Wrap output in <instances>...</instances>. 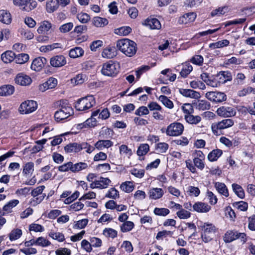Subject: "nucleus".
I'll use <instances>...</instances> for the list:
<instances>
[{"label": "nucleus", "mask_w": 255, "mask_h": 255, "mask_svg": "<svg viewBox=\"0 0 255 255\" xmlns=\"http://www.w3.org/2000/svg\"><path fill=\"white\" fill-rule=\"evenodd\" d=\"M232 187L236 195L240 198L244 199L245 198V192L241 186L236 183H233L232 185Z\"/></svg>", "instance_id": "obj_33"}, {"label": "nucleus", "mask_w": 255, "mask_h": 255, "mask_svg": "<svg viewBox=\"0 0 255 255\" xmlns=\"http://www.w3.org/2000/svg\"><path fill=\"white\" fill-rule=\"evenodd\" d=\"M58 5L56 0H48L46 4V10L49 13L53 12L58 8Z\"/></svg>", "instance_id": "obj_41"}, {"label": "nucleus", "mask_w": 255, "mask_h": 255, "mask_svg": "<svg viewBox=\"0 0 255 255\" xmlns=\"http://www.w3.org/2000/svg\"><path fill=\"white\" fill-rule=\"evenodd\" d=\"M214 187L220 195L226 198L229 197V190L224 183L216 182L215 183Z\"/></svg>", "instance_id": "obj_21"}, {"label": "nucleus", "mask_w": 255, "mask_h": 255, "mask_svg": "<svg viewBox=\"0 0 255 255\" xmlns=\"http://www.w3.org/2000/svg\"><path fill=\"white\" fill-rule=\"evenodd\" d=\"M37 108V104L35 101L28 100L21 103L19 111L22 114H28L35 111Z\"/></svg>", "instance_id": "obj_9"}, {"label": "nucleus", "mask_w": 255, "mask_h": 255, "mask_svg": "<svg viewBox=\"0 0 255 255\" xmlns=\"http://www.w3.org/2000/svg\"><path fill=\"white\" fill-rule=\"evenodd\" d=\"M131 32V28L129 26H123L115 30V33L120 36H126Z\"/></svg>", "instance_id": "obj_46"}, {"label": "nucleus", "mask_w": 255, "mask_h": 255, "mask_svg": "<svg viewBox=\"0 0 255 255\" xmlns=\"http://www.w3.org/2000/svg\"><path fill=\"white\" fill-rule=\"evenodd\" d=\"M194 104L196 109L200 111L207 110L211 107L210 103L205 100H198Z\"/></svg>", "instance_id": "obj_27"}, {"label": "nucleus", "mask_w": 255, "mask_h": 255, "mask_svg": "<svg viewBox=\"0 0 255 255\" xmlns=\"http://www.w3.org/2000/svg\"><path fill=\"white\" fill-rule=\"evenodd\" d=\"M216 77L218 82L219 86H220L221 84L225 83L231 79L230 74L226 71L220 72L216 75Z\"/></svg>", "instance_id": "obj_25"}, {"label": "nucleus", "mask_w": 255, "mask_h": 255, "mask_svg": "<svg viewBox=\"0 0 255 255\" xmlns=\"http://www.w3.org/2000/svg\"><path fill=\"white\" fill-rule=\"evenodd\" d=\"M149 199L152 200H158L161 198L164 195V191L160 188H151L148 192Z\"/></svg>", "instance_id": "obj_15"}, {"label": "nucleus", "mask_w": 255, "mask_h": 255, "mask_svg": "<svg viewBox=\"0 0 255 255\" xmlns=\"http://www.w3.org/2000/svg\"><path fill=\"white\" fill-rule=\"evenodd\" d=\"M184 119L190 124L196 125L201 121V118L199 116H194L191 114L185 115Z\"/></svg>", "instance_id": "obj_37"}, {"label": "nucleus", "mask_w": 255, "mask_h": 255, "mask_svg": "<svg viewBox=\"0 0 255 255\" xmlns=\"http://www.w3.org/2000/svg\"><path fill=\"white\" fill-rule=\"evenodd\" d=\"M103 235L107 238L114 239L117 236L118 232L112 228H105L103 230Z\"/></svg>", "instance_id": "obj_55"}, {"label": "nucleus", "mask_w": 255, "mask_h": 255, "mask_svg": "<svg viewBox=\"0 0 255 255\" xmlns=\"http://www.w3.org/2000/svg\"><path fill=\"white\" fill-rule=\"evenodd\" d=\"M111 183V181L108 178L100 177L98 180L92 182L90 185V187L91 189H106L108 187Z\"/></svg>", "instance_id": "obj_11"}, {"label": "nucleus", "mask_w": 255, "mask_h": 255, "mask_svg": "<svg viewBox=\"0 0 255 255\" xmlns=\"http://www.w3.org/2000/svg\"><path fill=\"white\" fill-rule=\"evenodd\" d=\"M36 246L46 247L49 246L50 242L45 238L40 237L35 239Z\"/></svg>", "instance_id": "obj_60"}, {"label": "nucleus", "mask_w": 255, "mask_h": 255, "mask_svg": "<svg viewBox=\"0 0 255 255\" xmlns=\"http://www.w3.org/2000/svg\"><path fill=\"white\" fill-rule=\"evenodd\" d=\"M179 93L185 97L192 99H198L201 97L199 92L191 89H180Z\"/></svg>", "instance_id": "obj_17"}, {"label": "nucleus", "mask_w": 255, "mask_h": 255, "mask_svg": "<svg viewBox=\"0 0 255 255\" xmlns=\"http://www.w3.org/2000/svg\"><path fill=\"white\" fill-rule=\"evenodd\" d=\"M205 97L211 102L220 103L226 100V95L220 92H208L205 94Z\"/></svg>", "instance_id": "obj_10"}, {"label": "nucleus", "mask_w": 255, "mask_h": 255, "mask_svg": "<svg viewBox=\"0 0 255 255\" xmlns=\"http://www.w3.org/2000/svg\"><path fill=\"white\" fill-rule=\"evenodd\" d=\"M15 57V53L11 50L6 51L1 55V59L5 63L11 62L13 60H14Z\"/></svg>", "instance_id": "obj_29"}, {"label": "nucleus", "mask_w": 255, "mask_h": 255, "mask_svg": "<svg viewBox=\"0 0 255 255\" xmlns=\"http://www.w3.org/2000/svg\"><path fill=\"white\" fill-rule=\"evenodd\" d=\"M86 78V76L82 74H79L76 76L75 77L71 79L72 83L75 85L82 84L84 82Z\"/></svg>", "instance_id": "obj_61"}, {"label": "nucleus", "mask_w": 255, "mask_h": 255, "mask_svg": "<svg viewBox=\"0 0 255 255\" xmlns=\"http://www.w3.org/2000/svg\"><path fill=\"white\" fill-rule=\"evenodd\" d=\"M145 24L151 29H159L161 27L160 21L155 18L147 19L145 21Z\"/></svg>", "instance_id": "obj_28"}, {"label": "nucleus", "mask_w": 255, "mask_h": 255, "mask_svg": "<svg viewBox=\"0 0 255 255\" xmlns=\"http://www.w3.org/2000/svg\"><path fill=\"white\" fill-rule=\"evenodd\" d=\"M19 32L22 38L26 39H32L34 37L33 33L27 28H21Z\"/></svg>", "instance_id": "obj_45"}, {"label": "nucleus", "mask_w": 255, "mask_h": 255, "mask_svg": "<svg viewBox=\"0 0 255 255\" xmlns=\"http://www.w3.org/2000/svg\"><path fill=\"white\" fill-rule=\"evenodd\" d=\"M66 62L65 57L62 55L53 56L50 59V65L55 68L62 67L66 64Z\"/></svg>", "instance_id": "obj_13"}, {"label": "nucleus", "mask_w": 255, "mask_h": 255, "mask_svg": "<svg viewBox=\"0 0 255 255\" xmlns=\"http://www.w3.org/2000/svg\"><path fill=\"white\" fill-rule=\"evenodd\" d=\"M82 149H85L86 152L88 153H91L95 149V147L91 146L87 142H82L79 144V151Z\"/></svg>", "instance_id": "obj_59"}, {"label": "nucleus", "mask_w": 255, "mask_h": 255, "mask_svg": "<svg viewBox=\"0 0 255 255\" xmlns=\"http://www.w3.org/2000/svg\"><path fill=\"white\" fill-rule=\"evenodd\" d=\"M34 163L32 162H28L23 166L22 173L24 175H31L34 171Z\"/></svg>", "instance_id": "obj_36"}, {"label": "nucleus", "mask_w": 255, "mask_h": 255, "mask_svg": "<svg viewBox=\"0 0 255 255\" xmlns=\"http://www.w3.org/2000/svg\"><path fill=\"white\" fill-rule=\"evenodd\" d=\"M157 99L162 103V104L168 109H171L174 107V104L170 99L166 96L160 95L157 98Z\"/></svg>", "instance_id": "obj_42"}, {"label": "nucleus", "mask_w": 255, "mask_h": 255, "mask_svg": "<svg viewBox=\"0 0 255 255\" xmlns=\"http://www.w3.org/2000/svg\"><path fill=\"white\" fill-rule=\"evenodd\" d=\"M192 70L193 67L191 65L189 64H186L185 66H184L183 68L181 71L180 73V75L183 77H186L192 71Z\"/></svg>", "instance_id": "obj_64"}, {"label": "nucleus", "mask_w": 255, "mask_h": 255, "mask_svg": "<svg viewBox=\"0 0 255 255\" xmlns=\"http://www.w3.org/2000/svg\"><path fill=\"white\" fill-rule=\"evenodd\" d=\"M201 239L205 243H208L213 240L217 232V228L214 225L209 223H204L201 225Z\"/></svg>", "instance_id": "obj_3"}, {"label": "nucleus", "mask_w": 255, "mask_h": 255, "mask_svg": "<svg viewBox=\"0 0 255 255\" xmlns=\"http://www.w3.org/2000/svg\"><path fill=\"white\" fill-rule=\"evenodd\" d=\"M51 23L47 20H44L40 23L39 26L37 29L39 34H47L48 31L51 28Z\"/></svg>", "instance_id": "obj_24"}, {"label": "nucleus", "mask_w": 255, "mask_h": 255, "mask_svg": "<svg viewBox=\"0 0 255 255\" xmlns=\"http://www.w3.org/2000/svg\"><path fill=\"white\" fill-rule=\"evenodd\" d=\"M13 4L23 11H30L36 7L37 2L31 0H13Z\"/></svg>", "instance_id": "obj_8"}, {"label": "nucleus", "mask_w": 255, "mask_h": 255, "mask_svg": "<svg viewBox=\"0 0 255 255\" xmlns=\"http://www.w3.org/2000/svg\"><path fill=\"white\" fill-rule=\"evenodd\" d=\"M47 60L44 57L35 58L31 65V69L35 71H40L47 63Z\"/></svg>", "instance_id": "obj_14"}, {"label": "nucleus", "mask_w": 255, "mask_h": 255, "mask_svg": "<svg viewBox=\"0 0 255 255\" xmlns=\"http://www.w3.org/2000/svg\"><path fill=\"white\" fill-rule=\"evenodd\" d=\"M19 203V201L17 199L10 200L3 207V210L6 213H11L12 209L18 205Z\"/></svg>", "instance_id": "obj_40"}, {"label": "nucleus", "mask_w": 255, "mask_h": 255, "mask_svg": "<svg viewBox=\"0 0 255 255\" xmlns=\"http://www.w3.org/2000/svg\"><path fill=\"white\" fill-rule=\"evenodd\" d=\"M134 227V223L131 221H126L120 225V229L122 232L126 233L132 230Z\"/></svg>", "instance_id": "obj_43"}, {"label": "nucleus", "mask_w": 255, "mask_h": 255, "mask_svg": "<svg viewBox=\"0 0 255 255\" xmlns=\"http://www.w3.org/2000/svg\"><path fill=\"white\" fill-rule=\"evenodd\" d=\"M117 48L128 57L133 56L136 52V44L133 41L124 38L117 41Z\"/></svg>", "instance_id": "obj_1"}, {"label": "nucleus", "mask_w": 255, "mask_h": 255, "mask_svg": "<svg viewBox=\"0 0 255 255\" xmlns=\"http://www.w3.org/2000/svg\"><path fill=\"white\" fill-rule=\"evenodd\" d=\"M14 91V88L10 85H4L0 87V96H8L12 95Z\"/></svg>", "instance_id": "obj_30"}, {"label": "nucleus", "mask_w": 255, "mask_h": 255, "mask_svg": "<svg viewBox=\"0 0 255 255\" xmlns=\"http://www.w3.org/2000/svg\"><path fill=\"white\" fill-rule=\"evenodd\" d=\"M99 114V110H97L93 112L92 114L91 118H89L86 121L85 125L90 127L96 126L97 123V121L95 117L97 116Z\"/></svg>", "instance_id": "obj_34"}, {"label": "nucleus", "mask_w": 255, "mask_h": 255, "mask_svg": "<svg viewBox=\"0 0 255 255\" xmlns=\"http://www.w3.org/2000/svg\"><path fill=\"white\" fill-rule=\"evenodd\" d=\"M14 59L16 63L22 64L28 60L29 55L25 53L19 54L17 55H15Z\"/></svg>", "instance_id": "obj_50"}, {"label": "nucleus", "mask_w": 255, "mask_h": 255, "mask_svg": "<svg viewBox=\"0 0 255 255\" xmlns=\"http://www.w3.org/2000/svg\"><path fill=\"white\" fill-rule=\"evenodd\" d=\"M129 172L134 176L138 178H141L144 176L145 171L143 169L133 168L129 171Z\"/></svg>", "instance_id": "obj_62"}, {"label": "nucleus", "mask_w": 255, "mask_h": 255, "mask_svg": "<svg viewBox=\"0 0 255 255\" xmlns=\"http://www.w3.org/2000/svg\"><path fill=\"white\" fill-rule=\"evenodd\" d=\"M11 15L7 10H0V21L6 24H9L11 22Z\"/></svg>", "instance_id": "obj_26"}, {"label": "nucleus", "mask_w": 255, "mask_h": 255, "mask_svg": "<svg viewBox=\"0 0 255 255\" xmlns=\"http://www.w3.org/2000/svg\"><path fill=\"white\" fill-rule=\"evenodd\" d=\"M105 197L116 199L119 198V191L115 188H111L107 192Z\"/></svg>", "instance_id": "obj_52"}, {"label": "nucleus", "mask_w": 255, "mask_h": 255, "mask_svg": "<svg viewBox=\"0 0 255 255\" xmlns=\"http://www.w3.org/2000/svg\"><path fill=\"white\" fill-rule=\"evenodd\" d=\"M193 210L198 213H207L211 209V207L207 203L197 202L193 205Z\"/></svg>", "instance_id": "obj_18"}, {"label": "nucleus", "mask_w": 255, "mask_h": 255, "mask_svg": "<svg viewBox=\"0 0 255 255\" xmlns=\"http://www.w3.org/2000/svg\"><path fill=\"white\" fill-rule=\"evenodd\" d=\"M177 217L180 219H187L190 217L191 213L184 209L182 207L181 209H179L176 213Z\"/></svg>", "instance_id": "obj_57"}, {"label": "nucleus", "mask_w": 255, "mask_h": 255, "mask_svg": "<svg viewBox=\"0 0 255 255\" xmlns=\"http://www.w3.org/2000/svg\"><path fill=\"white\" fill-rule=\"evenodd\" d=\"M196 17V15L194 12L187 13L180 17L178 20V23L181 24H187L193 22Z\"/></svg>", "instance_id": "obj_19"}, {"label": "nucleus", "mask_w": 255, "mask_h": 255, "mask_svg": "<svg viewBox=\"0 0 255 255\" xmlns=\"http://www.w3.org/2000/svg\"><path fill=\"white\" fill-rule=\"evenodd\" d=\"M120 188L121 190L124 192L130 193L133 190L134 186L133 182L131 181H126L121 185Z\"/></svg>", "instance_id": "obj_44"}, {"label": "nucleus", "mask_w": 255, "mask_h": 255, "mask_svg": "<svg viewBox=\"0 0 255 255\" xmlns=\"http://www.w3.org/2000/svg\"><path fill=\"white\" fill-rule=\"evenodd\" d=\"M113 145V142L110 140H99L94 144L95 149L102 150L104 148H109Z\"/></svg>", "instance_id": "obj_22"}, {"label": "nucleus", "mask_w": 255, "mask_h": 255, "mask_svg": "<svg viewBox=\"0 0 255 255\" xmlns=\"http://www.w3.org/2000/svg\"><path fill=\"white\" fill-rule=\"evenodd\" d=\"M223 154L222 150L219 149L213 150L207 156L208 159L211 162L217 161Z\"/></svg>", "instance_id": "obj_31"}, {"label": "nucleus", "mask_w": 255, "mask_h": 255, "mask_svg": "<svg viewBox=\"0 0 255 255\" xmlns=\"http://www.w3.org/2000/svg\"><path fill=\"white\" fill-rule=\"evenodd\" d=\"M15 81L17 84L21 86L28 85L32 82V80L29 76L23 73L17 75L15 78Z\"/></svg>", "instance_id": "obj_16"}, {"label": "nucleus", "mask_w": 255, "mask_h": 255, "mask_svg": "<svg viewBox=\"0 0 255 255\" xmlns=\"http://www.w3.org/2000/svg\"><path fill=\"white\" fill-rule=\"evenodd\" d=\"M153 213L156 216H166L169 214L170 211L167 208L156 207L153 210Z\"/></svg>", "instance_id": "obj_51"}, {"label": "nucleus", "mask_w": 255, "mask_h": 255, "mask_svg": "<svg viewBox=\"0 0 255 255\" xmlns=\"http://www.w3.org/2000/svg\"><path fill=\"white\" fill-rule=\"evenodd\" d=\"M64 150L67 153L79 152V144L77 143H70L65 146Z\"/></svg>", "instance_id": "obj_47"}, {"label": "nucleus", "mask_w": 255, "mask_h": 255, "mask_svg": "<svg viewBox=\"0 0 255 255\" xmlns=\"http://www.w3.org/2000/svg\"><path fill=\"white\" fill-rule=\"evenodd\" d=\"M45 188L43 185L40 186L34 189L31 192V195L35 198L36 203H40L44 198V196L42 195V193Z\"/></svg>", "instance_id": "obj_20"}, {"label": "nucleus", "mask_w": 255, "mask_h": 255, "mask_svg": "<svg viewBox=\"0 0 255 255\" xmlns=\"http://www.w3.org/2000/svg\"><path fill=\"white\" fill-rule=\"evenodd\" d=\"M59 105L60 109L54 115L55 119L57 122L64 120L73 114V109L67 100L59 101Z\"/></svg>", "instance_id": "obj_2"}, {"label": "nucleus", "mask_w": 255, "mask_h": 255, "mask_svg": "<svg viewBox=\"0 0 255 255\" xmlns=\"http://www.w3.org/2000/svg\"><path fill=\"white\" fill-rule=\"evenodd\" d=\"M49 236L54 240L62 242L64 241L65 237L63 234L59 232L51 231L49 233Z\"/></svg>", "instance_id": "obj_58"}, {"label": "nucleus", "mask_w": 255, "mask_h": 255, "mask_svg": "<svg viewBox=\"0 0 255 255\" xmlns=\"http://www.w3.org/2000/svg\"><path fill=\"white\" fill-rule=\"evenodd\" d=\"M22 232L21 229L16 228L13 229L8 234V237L11 241L16 240L22 236Z\"/></svg>", "instance_id": "obj_39"}, {"label": "nucleus", "mask_w": 255, "mask_h": 255, "mask_svg": "<svg viewBox=\"0 0 255 255\" xmlns=\"http://www.w3.org/2000/svg\"><path fill=\"white\" fill-rule=\"evenodd\" d=\"M237 231H229L225 235L224 241L226 243H230L236 240V234Z\"/></svg>", "instance_id": "obj_49"}, {"label": "nucleus", "mask_w": 255, "mask_h": 255, "mask_svg": "<svg viewBox=\"0 0 255 255\" xmlns=\"http://www.w3.org/2000/svg\"><path fill=\"white\" fill-rule=\"evenodd\" d=\"M120 68V66L118 63L113 61H109L103 64L101 73L105 76L114 77L118 74Z\"/></svg>", "instance_id": "obj_5"}, {"label": "nucleus", "mask_w": 255, "mask_h": 255, "mask_svg": "<svg viewBox=\"0 0 255 255\" xmlns=\"http://www.w3.org/2000/svg\"><path fill=\"white\" fill-rule=\"evenodd\" d=\"M73 162H68L58 167V170L60 172H67L71 171L72 172Z\"/></svg>", "instance_id": "obj_63"}, {"label": "nucleus", "mask_w": 255, "mask_h": 255, "mask_svg": "<svg viewBox=\"0 0 255 255\" xmlns=\"http://www.w3.org/2000/svg\"><path fill=\"white\" fill-rule=\"evenodd\" d=\"M233 206L235 208L242 211H246L248 208V203L243 201L234 202L233 204Z\"/></svg>", "instance_id": "obj_54"}, {"label": "nucleus", "mask_w": 255, "mask_h": 255, "mask_svg": "<svg viewBox=\"0 0 255 255\" xmlns=\"http://www.w3.org/2000/svg\"><path fill=\"white\" fill-rule=\"evenodd\" d=\"M117 55L116 48L114 46H109L104 48L102 52V56L104 58L112 59Z\"/></svg>", "instance_id": "obj_23"}, {"label": "nucleus", "mask_w": 255, "mask_h": 255, "mask_svg": "<svg viewBox=\"0 0 255 255\" xmlns=\"http://www.w3.org/2000/svg\"><path fill=\"white\" fill-rule=\"evenodd\" d=\"M84 52L81 47H76L70 50L69 55L72 58H76L83 56Z\"/></svg>", "instance_id": "obj_32"}, {"label": "nucleus", "mask_w": 255, "mask_h": 255, "mask_svg": "<svg viewBox=\"0 0 255 255\" xmlns=\"http://www.w3.org/2000/svg\"><path fill=\"white\" fill-rule=\"evenodd\" d=\"M120 153L121 154H124L125 156L129 158L132 154V150L129 148L128 146L125 144H122L120 146Z\"/></svg>", "instance_id": "obj_53"}, {"label": "nucleus", "mask_w": 255, "mask_h": 255, "mask_svg": "<svg viewBox=\"0 0 255 255\" xmlns=\"http://www.w3.org/2000/svg\"><path fill=\"white\" fill-rule=\"evenodd\" d=\"M216 112L219 116L223 117H231L236 114V111L233 108L226 106L219 108Z\"/></svg>", "instance_id": "obj_12"}, {"label": "nucleus", "mask_w": 255, "mask_h": 255, "mask_svg": "<svg viewBox=\"0 0 255 255\" xmlns=\"http://www.w3.org/2000/svg\"><path fill=\"white\" fill-rule=\"evenodd\" d=\"M149 150V146L148 144H141L138 147L137 154L139 156H143L145 155Z\"/></svg>", "instance_id": "obj_56"}, {"label": "nucleus", "mask_w": 255, "mask_h": 255, "mask_svg": "<svg viewBox=\"0 0 255 255\" xmlns=\"http://www.w3.org/2000/svg\"><path fill=\"white\" fill-rule=\"evenodd\" d=\"M88 165L87 163L80 162L75 164L73 163L72 172L76 173L81 170L86 169L88 168Z\"/></svg>", "instance_id": "obj_48"}, {"label": "nucleus", "mask_w": 255, "mask_h": 255, "mask_svg": "<svg viewBox=\"0 0 255 255\" xmlns=\"http://www.w3.org/2000/svg\"><path fill=\"white\" fill-rule=\"evenodd\" d=\"M228 11L229 8L228 6H224L220 7L218 8L213 10L211 12V15L212 17L220 16L228 12Z\"/></svg>", "instance_id": "obj_35"}, {"label": "nucleus", "mask_w": 255, "mask_h": 255, "mask_svg": "<svg viewBox=\"0 0 255 255\" xmlns=\"http://www.w3.org/2000/svg\"><path fill=\"white\" fill-rule=\"evenodd\" d=\"M184 130L183 125L178 122H174L167 126L166 129V134L170 136H176L180 135Z\"/></svg>", "instance_id": "obj_7"}, {"label": "nucleus", "mask_w": 255, "mask_h": 255, "mask_svg": "<svg viewBox=\"0 0 255 255\" xmlns=\"http://www.w3.org/2000/svg\"><path fill=\"white\" fill-rule=\"evenodd\" d=\"M233 125L234 121L232 120L224 119L220 122L213 123L211 125L212 131L215 135H220L222 130L231 127Z\"/></svg>", "instance_id": "obj_6"}, {"label": "nucleus", "mask_w": 255, "mask_h": 255, "mask_svg": "<svg viewBox=\"0 0 255 255\" xmlns=\"http://www.w3.org/2000/svg\"><path fill=\"white\" fill-rule=\"evenodd\" d=\"M93 24L98 27H104L108 24V20L105 18L97 16L93 19Z\"/></svg>", "instance_id": "obj_38"}, {"label": "nucleus", "mask_w": 255, "mask_h": 255, "mask_svg": "<svg viewBox=\"0 0 255 255\" xmlns=\"http://www.w3.org/2000/svg\"><path fill=\"white\" fill-rule=\"evenodd\" d=\"M96 104L94 97L92 95H88L79 99L76 103L75 108L79 111H87L93 107Z\"/></svg>", "instance_id": "obj_4"}]
</instances>
